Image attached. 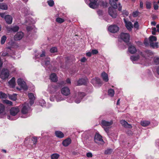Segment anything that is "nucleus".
<instances>
[{
    "mask_svg": "<svg viewBox=\"0 0 159 159\" xmlns=\"http://www.w3.org/2000/svg\"><path fill=\"white\" fill-rule=\"evenodd\" d=\"M91 82L94 86L97 87L100 86L102 84V82L100 79L97 77L92 79Z\"/></svg>",
    "mask_w": 159,
    "mask_h": 159,
    "instance_id": "7",
    "label": "nucleus"
},
{
    "mask_svg": "<svg viewBox=\"0 0 159 159\" xmlns=\"http://www.w3.org/2000/svg\"><path fill=\"white\" fill-rule=\"evenodd\" d=\"M115 92L113 89H110L108 90V95L111 97H112L114 96V94Z\"/></svg>",
    "mask_w": 159,
    "mask_h": 159,
    "instance_id": "36",
    "label": "nucleus"
},
{
    "mask_svg": "<svg viewBox=\"0 0 159 159\" xmlns=\"http://www.w3.org/2000/svg\"><path fill=\"white\" fill-rule=\"evenodd\" d=\"M134 28L136 29H138L139 27V23L138 22H135L134 24Z\"/></svg>",
    "mask_w": 159,
    "mask_h": 159,
    "instance_id": "55",
    "label": "nucleus"
},
{
    "mask_svg": "<svg viewBox=\"0 0 159 159\" xmlns=\"http://www.w3.org/2000/svg\"><path fill=\"white\" fill-rule=\"evenodd\" d=\"M120 37L126 43L129 41L130 36L128 33H122L120 35Z\"/></svg>",
    "mask_w": 159,
    "mask_h": 159,
    "instance_id": "10",
    "label": "nucleus"
},
{
    "mask_svg": "<svg viewBox=\"0 0 159 159\" xmlns=\"http://www.w3.org/2000/svg\"><path fill=\"white\" fill-rule=\"evenodd\" d=\"M19 111L20 109L18 107H13L10 110V113L11 115L15 116L19 112Z\"/></svg>",
    "mask_w": 159,
    "mask_h": 159,
    "instance_id": "17",
    "label": "nucleus"
},
{
    "mask_svg": "<svg viewBox=\"0 0 159 159\" xmlns=\"http://www.w3.org/2000/svg\"><path fill=\"white\" fill-rule=\"evenodd\" d=\"M35 23L34 21L31 18L28 17L26 18L25 20V24L27 25L28 23L29 24H33Z\"/></svg>",
    "mask_w": 159,
    "mask_h": 159,
    "instance_id": "31",
    "label": "nucleus"
},
{
    "mask_svg": "<svg viewBox=\"0 0 159 159\" xmlns=\"http://www.w3.org/2000/svg\"><path fill=\"white\" fill-rule=\"evenodd\" d=\"M7 94L2 92H0V98H7Z\"/></svg>",
    "mask_w": 159,
    "mask_h": 159,
    "instance_id": "41",
    "label": "nucleus"
},
{
    "mask_svg": "<svg viewBox=\"0 0 159 159\" xmlns=\"http://www.w3.org/2000/svg\"><path fill=\"white\" fill-rule=\"evenodd\" d=\"M30 111V107L28 103H25L22 105V108L21 109V112L23 114L28 115V113ZM29 116V115H26L24 118H26ZM23 117V116H22Z\"/></svg>",
    "mask_w": 159,
    "mask_h": 159,
    "instance_id": "3",
    "label": "nucleus"
},
{
    "mask_svg": "<svg viewBox=\"0 0 159 159\" xmlns=\"http://www.w3.org/2000/svg\"><path fill=\"white\" fill-rule=\"evenodd\" d=\"M88 81V79L85 78L84 79H80L75 82V85L76 86L80 85L82 84H84Z\"/></svg>",
    "mask_w": 159,
    "mask_h": 159,
    "instance_id": "12",
    "label": "nucleus"
},
{
    "mask_svg": "<svg viewBox=\"0 0 159 159\" xmlns=\"http://www.w3.org/2000/svg\"><path fill=\"white\" fill-rule=\"evenodd\" d=\"M8 97L10 99L13 101H16L17 99L16 94H14L13 95H8Z\"/></svg>",
    "mask_w": 159,
    "mask_h": 159,
    "instance_id": "37",
    "label": "nucleus"
},
{
    "mask_svg": "<svg viewBox=\"0 0 159 159\" xmlns=\"http://www.w3.org/2000/svg\"><path fill=\"white\" fill-rule=\"evenodd\" d=\"M7 39V37L5 35H3L1 38L0 42L2 44H4Z\"/></svg>",
    "mask_w": 159,
    "mask_h": 159,
    "instance_id": "40",
    "label": "nucleus"
},
{
    "mask_svg": "<svg viewBox=\"0 0 159 159\" xmlns=\"http://www.w3.org/2000/svg\"><path fill=\"white\" fill-rule=\"evenodd\" d=\"M129 52L131 54H134L136 52V49L135 47L133 45L129 46L128 48Z\"/></svg>",
    "mask_w": 159,
    "mask_h": 159,
    "instance_id": "29",
    "label": "nucleus"
},
{
    "mask_svg": "<svg viewBox=\"0 0 159 159\" xmlns=\"http://www.w3.org/2000/svg\"><path fill=\"white\" fill-rule=\"evenodd\" d=\"M108 30L111 33H116L119 30V27L116 25H111L108 28Z\"/></svg>",
    "mask_w": 159,
    "mask_h": 159,
    "instance_id": "11",
    "label": "nucleus"
},
{
    "mask_svg": "<svg viewBox=\"0 0 159 159\" xmlns=\"http://www.w3.org/2000/svg\"><path fill=\"white\" fill-rule=\"evenodd\" d=\"M140 8L141 9H143V2L140 1V5H139Z\"/></svg>",
    "mask_w": 159,
    "mask_h": 159,
    "instance_id": "62",
    "label": "nucleus"
},
{
    "mask_svg": "<svg viewBox=\"0 0 159 159\" xmlns=\"http://www.w3.org/2000/svg\"><path fill=\"white\" fill-rule=\"evenodd\" d=\"M144 44L147 46L148 44V40L147 39H145L144 40Z\"/></svg>",
    "mask_w": 159,
    "mask_h": 159,
    "instance_id": "63",
    "label": "nucleus"
},
{
    "mask_svg": "<svg viewBox=\"0 0 159 159\" xmlns=\"http://www.w3.org/2000/svg\"><path fill=\"white\" fill-rule=\"evenodd\" d=\"M150 46L152 48H158L159 47L158 46V42H156L155 43H150Z\"/></svg>",
    "mask_w": 159,
    "mask_h": 159,
    "instance_id": "35",
    "label": "nucleus"
},
{
    "mask_svg": "<svg viewBox=\"0 0 159 159\" xmlns=\"http://www.w3.org/2000/svg\"><path fill=\"white\" fill-rule=\"evenodd\" d=\"M95 142L97 143H100L102 144H104V142L102 138V136L98 133H96L94 137Z\"/></svg>",
    "mask_w": 159,
    "mask_h": 159,
    "instance_id": "9",
    "label": "nucleus"
},
{
    "mask_svg": "<svg viewBox=\"0 0 159 159\" xmlns=\"http://www.w3.org/2000/svg\"><path fill=\"white\" fill-rule=\"evenodd\" d=\"M87 60L86 58L85 57H83L80 60V61L82 62H84Z\"/></svg>",
    "mask_w": 159,
    "mask_h": 159,
    "instance_id": "60",
    "label": "nucleus"
},
{
    "mask_svg": "<svg viewBox=\"0 0 159 159\" xmlns=\"http://www.w3.org/2000/svg\"><path fill=\"white\" fill-rule=\"evenodd\" d=\"M149 43H150L151 42L153 43L154 41H156L157 40V38L156 36L152 35L149 37Z\"/></svg>",
    "mask_w": 159,
    "mask_h": 159,
    "instance_id": "34",
    "label": "nucleus"
},
{
    "mask_svg": "<svg viewBox=\"0 0 159 159\" xmlns=\"http://www.w3.org/2000/svg\"><path fill=\"white\" fill-rule=\"evenodd\" d=\"M36 58L40 57L42 60L41 64L43 66H48L50 64V59L47 57L45 56V52L44 51H43L39 56H36Z\"/></svg>",
    "mask_w": 159,
    "mask_h": 159,
    "instance_id": "2",
    "label": "nucleus"
},
{
    "mask_svg": "<svg viewBox=\"0 0 159 159\" xmlns=\"http://www.w3.org/2000/svg\"><path fill=\"white\" fill-rule=\"evenodd\" d=\"M61 93L63 95L67 96L70 94V90L69 88L65 87L61 89Z\"/></svg>",
    "mask_w": 159,
    "mask_h": 159,
    "instance_id": "14",
    "label": "nucleus"
},
{
    "mask_svg": "<svg viewBox=\"0 0 159 159\" xmlns=\"http://www.w3.org/2000/svg\"><path fill=\"white\" fill-rule=\"evenodd\" d=\"M39 103L41 106L42 107H44L45 106L46 102L44 100H41L39 102Z\"/></svg>",
    "mask_w": 159,
    "mask_h": 159,
    "instance_id": "54",
    "label": "nucleus"
},
{
    "mask_svg": "<svg viewBox=\"0 0 159 159\" xmlns=\"http://www.w3.org/2000/svg\"><path fill=\"white\" fill-rule=\"evenodd\" d=\"M28 97L30 100V106H32L34 103L36 95L31 93H29L28 94Z\"/></svg>",
    "mask_w": 159,
    "mask_h": 159,
    "instance_id": "15",
    "label": "nucleus"
},
{
    "mask_svg": "<svg viewBox=\"0 0 159 159\" xmlns=\"http://www.w3.org/2000/svg\"><path fill=\"white\" fill-rule=\"evenodd\" d=\"M56 136L58 138H62L64 137V134L61 131H57L55 132Z\"/></svg>",
    "mask_w": 159,
    "mask_h": 159,
    "instance_id": "30",
    "label": "nucleus"
},
{
    "mask_svg": "<svg viewBox=\"0 0 159 159\" xmlns=\"http://www.w3.org/2000/svg\"><path fill=\"white\" fill-rule=\"evenodd\" d=\"M118 0H110L109 3L111 6V7L114 8H116L117 7V2Z\"/></svg>",
    "mask_w": 159,
    "mask_h": 159,
    "instance_id": "25",
    "label": "nucleus"
},
{
    "mask_svg": "<svg viewBox=\"0 0 159 159\" xmlns=\"http://www.w3.org/2000/svg\"><path fill=\"white\" fill-rule=\"evenodd\" d=\"M16 84V80L14 77H12L8 82V85L11 88L14 87Z\"/></svg>",
    "mask_w": 159,
    "mask_h": 159,
    "instance_id": "24",
    "label": "nucleus"
},
{
    "mask_svg": "<svg viewBox=\"0 0 159 159\" xmlns=\"http://www.w3.org/2000/svg\"><path fill=\"white\" fill-rule=\"evenodd\" d=\"M156 28L154 27L152 29V33L153 35H155L156 32Z\"/></svg>",
    "mask_w": 159,
    "mask_h": 159,
    "instance_id": "57",
    "label": "nucleus"
},
{
    "mask_svg": "<svg viewBox=\"0 0 159 159\" xmlns=\"http://www.w3.org/2000/svg\"><path fill=\"white\" fill-rule=\"evenodd\" d=\"M73 99H74V95L72 97H68L67 99V101L69 103H72L73 102Z\"/></svg>",
    "mask_w": 159,
    "mask_h": 159,
    "instance_id": "47",
    "label": "nucleus"
},
{
    "mask_svg": "<svg viewBox=\"0 0 159 159\" xmlns=\"http://www.w3.org/2000/svg\"><path fill=\"white\" fill-rule=\"evenodd\" d=\"M90 2V3L89 4V7L93 9L97 8L98 5V0H89Z\"/></svg>",
    "mask_w": 159,
    "mask_h": 159,
    "instance_id": "13",
    "label": "nucleus"
},
{
    "mask_svg": "<svg viewBox=\"0 0 159 159\" xmlns=\"http://www.w3.org/2000/svg\"><path fill=\"white\" fill-rule=\"evenodd\" d=\"M154 62L157 64H159V57H155L154 58Z\"/></svg>",
    "mask_w": 159,
    "mask_h": 159,
    "instance_id": "49",
    "label": "nucleus"
},
{
    "mask_svg": "<svg viewBox=\"0 0 159 159\" xmlns=\"http://www.w3.org/2000/svg\"><path fill=\"white\" fill-rule=\"evenodd\" d=\"M153 53L151 51L147 50L145 52H138V54L130 57V59L134 63L145 64L148 62L150 58L152 57Z\"/></svg>",
    "mask_w": 159,
    "mask_h": 159,
    "instance_id": "1",
    "label": "nucleus"
},
{
    "mask_svg": "<svg viewBox=\"0 0 159 159\" xmlns=\"http://www.w3.org/2000/svg\"><path fill=\"white\" fill-rule=\"evenodd\" d=\"M123 14L124 16H128L129 15V13L127 11H124L123 12Z\"/></svg>",
    "mask_w": 159,
    "mask_h": 159,
    "instance_id": "61",
    "label": "nucleus"
},
{
    "mask_svg": "<svg viewBox=\"0 0 159 159\" xmlns=\"http://www.w3.org/2000/svg\"><path fill=\"white\" fill-rule=\"evenodd\" d=\"M124 21L127 29L129 31L131 30L133 28V25L132 23L130 21H126L125 18H124Z\"/></svg>",
    "mask_w": 159,
    "mask_h": 159,
    "instance_id": "21",
    "label": "nucleus"
},
{
    "mask_svg": "<svg viewBox=\"0 0 159 159\" xmlns=\"http://www.w3.org/2000/svg\"><path fill=\"white\" fill-rule=\"evenodd\" d=\"M71 142L70 139L68 138L63 141L62 144L64 146L66 147L71 143Z\"/></svg>",
    "mask_w": 159,
    "mask_h": 159,
    "instance_id": "28",
    "label": "nucleus"
},
{
    "mask_svg": "<svg viewBox=\"0 0 159 159\" xmlns=\"http://www.w3.org/2000/svg\"><path fill=\"white\" fill-rule=\"evenodd\" d=\"M113 123V121L112 120L107 121L105 120H103L101 121V124L103 127H109Z\"/></svg>",
    "mask_w": 159,
    "mask_h": 159,
    "instance_id": "20",
    "label": "nucleus"
},
{
    "mask_svg": "<svg viewBox=\"0 0 159 159\" xmlns=\"http://www.w3.org/2000/svg\"><path fill=\"white\" fill-rule=\"evenodd\" d=\"M86 156L88 157H91L93 156V155L91 152H89L87 153Z\"/></svg>",
    "mask_w": 159,
    "mask_h": 159,
    "instance_id": "59",
    "label": "nucleus"
},
{
    "mask_svg": "<svg viewBox=\"0 0 159 159\" xmlns=\"http://www.w3.org/2000/svg\"><path fill=\"white\" fill-rule=\"evenodd\" d=\"M120 124L124 127L125 128H131L132 127L131 125L128 124L126 121L124 120H122L120 121Z\"/></svg>",
    "mask_w": 159,
    "mask_h": 159,
    "instance_id": "26",
    "label": "nucleus"
},
{
    "mask_svg": "<svg viewBox=\"0 0 159 159\" xmlns=\"http://www.w3.org/2000/svg\"><path fill=\"white\" fill-rule=\"evenodd\" d=\"M112 152V150L111 149H107L105 152V153L106 154H111Z\"/></svg>",
    "mask_w": 159,
    "mask_h": 159,
    "instance_id": "50",
    "label": "nucleus"
},
{
    "mask_svg": "<svg viewBox=\"0 0 159 159\" xmlns=\"http://www.w3.org/2000/svg\"><path fill=\"white\" fill-rule=\"evenodd\" d=\"M5 107L2 104L0 103V114L2 113L4 111Z\"/></svg>",
    "mask_w": 159,
    "mask_h": 159,
    "instance_id": "43",
    "label": "nucleus"
},
{
    "mask_svg": "<svg viewBox=\"0 0 159 159\" xmlns=\"http://www.w3.org/2000/svg\"><path fill=\"white\" fill-rule=\"evenodd\" d=\"M3 102L10 106L12 105V103L11 102L6 99L3 100Z\"/></svg>",
    "mask_w": 159,
    "mask_h": 159,
    "instance_id": "42",
    "label": "nucleus"
},
{
    "mask_svg": "<svg viewBox=\"0 0 159 159\" xmlns=\"http://www.w3.org/2000/svg\"><path fill=\"white\" fill-rule=\"evenodd\" d=\"M59 156V154L57 153H54L51 155V159H57Z\"/></svg>",
    "mask_w": 159,
    "mask_h": 159,
    "instance_id": "38",
    "label": "nucleus"
},
{
    "mask_svg": "<svg viewBox=\"0 0 159 159\" xmlns=\"http://www.w3.org/2000/svg\"><path fill=\"white\" fill-rule=\"evenodd\" d=\"M70 83L71 82L70 80L69 79H68L66 80V83L65 82L62 81L61 82L60 84L61 85L65 84H70Z\"/></svg>",
    "mask_w": 159,
    "mask_h": 159,
    "instance_id": "52",
    "label": "nucleus"
},
{
    "mask_svg": "<svg viewBox=\"0 0 159 159\" xmlns=\"http://www.w3.org/2000/svg\"><path fill=\"white\" fill-rule=\"evenodd\" d=\"M0 9L6 10L7 9V5L3 3H0Z\"/></svg>",
    "mask_w": 159,
    "mask_h": 159,
    "instance_id": "39",
    "label": "nucleus"
},
{
    "mask_svg": "<svg viewBox=\"0 0 159 159\" xmlns=\"http://www.w3.org/2000/svg\"><path fill=\"white\" fill-rule=\"evenodd\" d=\"M17 82L18 84L24 89L26 90L27 89V86L26 84L23 79L20 78L18 79Z\"/></svg>",
    "mask_w": 159,
    "mask_h": 159,
    "instance_id": "8",
    "label": "nucleus"
},
{
    "mask_svg": "<svg viewBox=\"0 0 159 159\" xmlns=\"http://www.w3.org/2000/svg\"><path fill=\"white\" fill-rule=\"evenodd\" d=\"M150 122L148 120H143L140 122L141 125L145 127L149 125Z\"/></svg>",
    "mask_w": 159,
    "mask_h": 159,
    "instance_id": "33",
    "label": "nucleus"
},
{
    "mask_svg": "<svg viewBox=\"0 0 159 159\" xmlns=\"http://www.w3.org/2000/svg\"><path fill=\"white\" fill-rule=\"evenodd\" d=\"M34 26L33 25H31L30 26H28L27 27V30L28 31H30L32 29H33Z\"/></svg>",
    "mask_w": 159,
    "mask_h": 159,
    "instance_id": "56",
    "label": "nucleus"
},
{
    "mask_svg": "<svg viewBox=\"0 0 159 159\" xmlns=\"http://www.w3.org/2000/svg\"><path fill=\"white\" fill-rule=\"evenodd\" d=\"M58 87L55 85H50L48 88V91L50 93H53L56 92L58 89Z\"/></svg>",
    "mask_w": 159,
    "mask_h": 159,
    "instance_id": "18",
    "label": "nucleus"
},
{
    "mask_svg": "<svg viewBox=\"0 0 159 159\" xmlns=\"http://www.w3.org/2000/svg\"><path fill=\"white\" fill-rule=\"evenodd\" d=\"M5 20L7 24H10L12 23V18L9 15H6L5 17Z\"/></svg>",
    "mask_w": 159,
    "mask_h": 159,
    "instance_id": "27",
    "label": "nucleus"
},
{
    "mask_svg": "<svg viewBox=\"0 0 159 159\" xmlns=\"http://www.w3.org/2000/svg\"><path fill=\"white\" fill-rule=\"evenodd\" d=\"M24 36L23 33L21 32H19L16 33L14 36V39L15 40H20Z\"/></svg>",
    "mask_w": 159,
    "mask_h": 159,
    "instance_id": "23",
    "label": "nucleus"
},
{
    "mask_svg": "<svg viewBox=\"0 0 159 159\" xmlns=\"http://www.w3.org/2000/svg\"><path fill=\"white\" fill-rule=\"evenodd\" d=\"M21 11L25 15H27L29 13V10L26 8L22 9Z\"/></svg>",
    "mask_w": 159,
    "mask_h": 159,
    "instance_id": "44",
    "label": "nucleus"
},
{
    "mask_svg": "<svg viewBox=\"0 0 159 159\" xmlns=\"http://www.w3.org/2000/svg\"><path fill=\"white\" fill-rule=\"evenodd\" d=\"M146 7L147 9H150L151 7V3L150 2H147L146 3Z\"/></svg>",
    "mask_w": 159,
    "mask_h": 159,
    "instance_id": "53",
    "label": "nucleus"
},
{
    "mask_svg": "<svg viewBox=\"0 0 159 159\" xmlns=\"http://www.w3.org/2000/svg\"><path fill=\"white\" fill-rule=\"evenodd\" d=\"M0 16L1 17L5 18V17L6 16L5 15V13H0Z\"/></svg>",
    "mask_w": 159,
    "mask_h": 159,
    "instance_id": "64",
    "label": "nucleus"
},
{
    "mask_svg": "<svg viewBox=\"0 0 159 159\" xmlns=\"http://www.w3.org/2000/svg\"><path fill=\"white\" fill-rule=\"evenodd\" d=\"M85 95V94L84 93L81 92H79L75 94L74 95L75 102L76 103H80Z\"/></svg>",
    "mask_w": 159,
    "mask_h": 159,
    "instance_id": "4",
    "label": "nucleus"
},
{
    "mask_svg": "<svg viewBox=\"0 0 159 159\" xmlns=\"http://www.w3.org/2000/svg\"><path fill=\"white\" fill-rule=\"evenodd\" d=\"M51 80L53 82H56L57 81V78L56 75L54 73L51 74L50 76Z\"/></svg>",
    "mask_w": 159,
    "mask_h": 159,
    "instance_id": "32",
    "label": "nucleus"
},
{
    "mask_svg": "<svg viewBox=\"0 0 159 159\" xmlns=\"http://www.w3.org/2000/svg\"><path fill=\"white\" fill-rule=\"evenodd\" d=\"M98 53V51L96 49H93L92 51V53L93 54H96Z\"/></svg>",
    "mask_w": 159,
    "mask_h": 159,
    "instance_id": "58",
    "label": "nucleus"
},
{
    "mask_svg": "<svg viewBox=\"0 0 159 159\" xmlns=\"http://www.w3.org/2000/svg\"><path fill=\"white\" fill-rule=\"evenodd\" d=\"M50 51L52 53H55L57 51V48L55 47H52L51 48Z\"/></svg>",
    "mask_w": 159,
    "mask_h": 159,
    "instance_id": "51",
    "label": "nucleus"
},
{
    "mask_svg": "<svg viewBox=\"0 0 159 159\" xmlns=\"http://www.w3.org/2000/svg\"><path fill=\"white\" fill-rule=\"evenodd\" d=\"M9 75V71L7 69H3L1 71L0 77L3 80L7 79Z\"/></svg>",
    "mask_w": 159,
    "mask_h": 159,
    "instance_id": "6",
    "label": "nucleus"
},
{
    "mask_svg": "<svg viewBox=\"0 0 159 159\" xmlns=\"http://www.w3.org/2000/svg\"><path fill=\"white\" fill-rule=\"evenodd\" d=\"M19 29V26L16 25L11 26V27H6L7 30L9 32L12 31L14 32H16Z\"/></svg>",
    "mask_w": 159,
    "mask_h": 159,
    "instance_id": "19",
    "label": "nucleus"
},
{
    "mask_svg": "<svg viewBox=\"0 0 159 159\" xmlns=\"http://www.w3.org/2000/svg\"><path fill=\"white\" fill-rule=\"evenodd\" d=\"M64 99V98L60 93L57 94L55 95H52L50 98V100L51 101L54 102L56 100L57 102L63 101Z\"/></svg>",
    "mask_w": 159,
    "mask_h": 159,
    "instance_id": "5",
    "label": "nucleus"
},
{
    "mask_svg": "<svg viewBox=\"0 0 159 159\" xmlns=\"http://www.w3.org/2000/svg\"><path fill=\"white\" fill-rule=\"evenodd\" d=\"M116 9L111 7H110L109 8V14L113 18H116L117 16V14L116 10Z\"/></svg>",
    "mask_w": 159,
    "mask_h": 159,
    "instance_id": "16",
    "label": "nucleus"
},
{
    "mask_svg": "<svg viewBox=\"0 0 159 159\" xmlns=\"http://www.w3.org/2000/svg\"><path fill=\"white\" fill-rule=\"evenodd\" d=\"M101 76L103 80L105 82L108 81L109 79L108 74L105 72H103L101 74Z\"/></svg>",
    "mask_w": 159,
    "mask_h": 159,
    "instance_id": "22",
    "label": "nucleus"
},
{
    "mask_svg": "<svg viewBox=\"0 0 159 159\" xmlns=\"http://www.w3.org/2000/svg\"><path fill=\"white\" fill-rule=\"evenodd\" d=\"M139 12L138 11H136L133 12L132 15L134 17H136L139 14Z\"/></svg>",
    "mask_w": 159,
    "mask_h": 159,
    "instance_id": "45",
    "label": "nucleus"
},
{
    "mask_svg": "<svg viewBox=\"0 0 159 159\" xmlns=\"http://www.w3.org/2000/svg\"><path fill=\"white\" fill-rule=\"evenodd\" d=\"M47 3L48 5L50 7H52L54 4V1L52 0H49L47 1Z\"/></svg>",
    "mask_w": 159,
    "mask_h": 159,
    "instance_id": "48",
    "label": "nucleus"
},
{
    "mask_svg": "<svg viewBox=\"0 0 159 159\" xmlns=\"http://www.w3.org/2000/svg\"><path fill=\"white\" fill-rule=\"evenodd\" d=\"M56 21L58 23H62L64 21V20L62 18L58 17L56 19Z\"/></svg>",
    "mask_w": 159,
    "mask_h": 159,
    "instance_id": "46",
    "label": "nucleus"
}]
</instances>
